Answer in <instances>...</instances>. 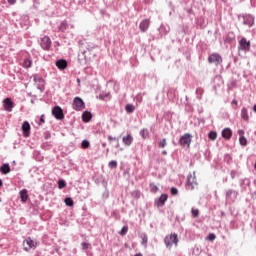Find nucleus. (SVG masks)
Instances as JSON below:
<instances>
[{"label":"nucleus","mask_w":256,"mask_h":256,"mask_svg":"<svg viewBox=\"0 0 256 256\" xmlns=\"http://www.w3.org/2000/svg\"><path fill=\"white\" fill-rule=\"evenodd\" d=\"M197 93H203V89L197 88V89H196V94H197Z\"/></svg>","instance_id":"6e6d98bb"},{"label":"nucleus","mask_w":256,"mask_h":256,"mask_svg":"<svg viewBox=\"0 0 256 256\" xmlns=\"http://www.w3.org/2000/svg\"><path fill=\"white\" fill-rule=\"evenodd\" d=\"M127 231H129V226H123L119 234L121 237H125V235H127Z\"/></svg>","instance_id":"c9c22d12"},{"label":"nucleus","mask_w":256,"mask_h":256,"mask_svg":"<svg viewBox=\"0 0 256 256\" xmlns=\"http://www.w3.org/2000/svg\"><path fill=\"white\" fill-rule=\"evenodd\" d=\"M22 67H24V69H31V67H33V60L31 58H25Z\"/></svg>","instance_id":"393cba45"},{"label":"nucleus","mask_w":256,"mask_h":256,"mask_svg":"<svg viewBox=\"0 0 256 256\" xmlns=\"http://www.w3.org/2000/svg\"><path fill=\"white\" fill-rule=\"evenodd\" d=\"M240 187H241L242 191H247V187H251V180L249 178L241 179Z\"/></svg>","instance_id":"a211bd4d"},{"label":"nucleus","mask_w":256,"mask_h":256,"mask_svg":"<svg viewBox=\"0 0 256 256\" xmlns=\"http://www.w3.org/2000/svg\"><path fill=\"white\" fill-rule=\"evenodd\" d=\"M238 49L240 51H249V49H251V42L247 41V38H241L239 41Z\"/></svg>","instance_id":"9b49d317"},{"label":"nucleus","mask_w":256,"mask_h":256,"mask_svg":"<svg viewBox=\"0 0 256 256\" xmlns=\"http://www.w3.org/2000/svg\"><path fill=\"white\" fill-rule=\"evenodd\" d=\"M158 34L156 36V39H163V37H165V35H167L169 33V31H171V27H169V25H161L158 29Z\"/></svg>","instance_id":"6e6552de"},{"label":"nucleus","mask_w":256,"mask_h":256,"mask_svg":"<svg viewBox=\"0 0 256 256\" xmlns=\"http://www.w3.org/2000/svg\"><path fill=\"white\" fill-rule=\"evenodd\" d=\"M65 187H67V182L63 179L58 180V189H65Z\"/></svg>","instance_id":"72a5a7b5"},{"label":"nucleus","mask_w":256,"mask_h":256,"mask_svg":"<svg viewBox=\"0 0 256 256\" xmlns=\"http://www.w3.org/2000/svg\"><path fill=\"white\" fill-rule=\"evenodd\" d=\"M33 81L34 83H40V84L45 83V79H43V77H41V75L39 74H36L33 76Z\"/></svg>","instance_id":"c85d7f7f"},{"label":"nucleus","mask_w":256,"mask_h":256,"mask_svg":"<svg viewBox=\"0 0 256 256\" xmlns=\"http://www.w3.org/2000/svg\"><path fill=\"white\" fill-rule=\"evenodd\" d=\"M22 133L24 137H29L31 135V124H29V121L23 122Z\"/></svg>","instance_id":"ddd939ff"},{"label":"nucleus","mask_w":256,"mask_h":256,"mask_svg":"<svg viewBox=\"0 0 256 256\" xmlns=\"http://www.w3.org/2000/svg\"><path fill=\"white\" fill-rule=\"evenodd\" d=\"M43 124H45V115H44V114H42V115L40 116V119H39V122H38V125H39V126H41V125H43Z\"/></svg>","instance_id":"c03bdc74"},{"label":"nucleus","mask_w":256,"mask_h":256,"mask_svg":"<svg viewBox=\"0 0 256 256\" xmlns=\"http://www.w3.org/2000/svg\"><path fill=\"white\" fill-rule=\"evenodd\" d=\"M150 187H151V191H153V193H156V191L159 190V188L157 187V185L150 184Z\"/></svg>","instance_id":"de8ad7c7"},{"label":"nucleus","mask_w":256,"mask_h":256,"mask_svg":"<svg viewBox=\"0 0 256 256\" xmlns=\"http://www.w3.org/2000/svg\"><path fill=\"white\" fill-rule=\"evenodd\" d=\"M208 239H209V241H215V239H216L215 234H209Z\"/></svg>","instance_id":"3c124183"},{"label":"nucleus","mask_w":256,"mask_h":256,"mask_svg":"<svg viewBox=\"0 0 256 256\" xmlns=\"http://www.w3.org/2000/svg\"><path fill=\"white\" fill-rule=\"evenodd\" d=\"M192 137L190 133L182 135L178 141L180 147H191Z\"/></svg>","instance_id":"20e7f679"},{"label":"nucleus","mask_w":256,"mask_h":256,"mask_svg":"<svg viewBox=\"0 0 256 256\" xmlns=\"http://www.w3.org/2000/svg\"><path fill=\"white\" fill-rule=\"evenodd\" d=\"M232 103H234L235 105H237V100H233Z\"/></svg>","instance_id":"69168bd1"},{"label":"nucleus","mask_w":256,"mask_h":256,"mask_svg":"<svg viewBox=\"0 0 256 256\" xmlns=\"http://www.w3.org/2000/svg\"><path fill=\"white\" fill-rule=\"evenodd\" d=\"M239 143L242 145V147H246L247 145V138L245 136H240Z\"/></svg>","instance_id":"e433bc0d"},{"label":"nucleus","mask_w":256,"mask_h":256,"mask_svg":"<svg viewBox=\"0 0 256 256\" xmlns=\"http://www.w3.org/2000/svg\"><path fill=\"white\" fill-rule=\"evenodd\" d=\"M109 169H117V161L112 160L108 163Z\"/></svg>","instance_id":"ea45409f"},{"label":"nucleus","mask_w":256,"mask_h":256,"mask_svg":"<svg viewBox=\"0 0 256 256\" xmlns=\"http://www.w3.org/2000/svg\"><path fill=\"white\" fill-rule=\"evenodd\" d=\"M230 176H231V179H235V177L237 176V172L235 170H232L230 172Z\"/></svg>","instance_id":"8fccbe9b"},{"label":"nucleus","mask_w":256,"mask_h":256,"mask_svg":"<svg viewBox=\"0 0 256 256\" xmlns=\"http://www.w3.org/2000/svg\"><path fill=\"white\" fill-rule=\"evenodd\" d=\"M55 65L60 71H65V69H67L68 62L65 59H59L55 62Z\"/></svg>","instance_id":"2eb2a0df"},{"label":"nucleus","mask_w":256,"mask_h":256,"mask_svg":"<svg viewBox=\"0 0 256 256\" xmlns=\"http://www.w3.org/2000/svg\"><path fill=\"white\" fill-rule=\"evenodd\" d=\"M223 183H227V178H224V179H223Z\"/></svg>","instance_id":"338daca9"},{"label":"nucleus","mask_w":256,"mask_h":256,"mask_svg":"<svg viewBox=\"0 0 256 256\" xmlns=\"http://www.w3.org/2000/svg\"><path fill=\"white\" fill-rule=\"evenodd\" d=\"M125 111L128 115H131V113H135V106L133 104H127L125 106Z\"/></svg>","instance_id":"cd10ccee"},{"label":"nucleus","mask_w":256,"mask_h":256,"mask_svg":"<svg viewBox=\"0 0 256 256\" xmlns=\"http://www.w3.org/2000/svg\"><path fill=\"white\" fill-rule=\"evenodd\" d=\"M239 197V191L233 189L225 190V199L228 203H235Z\"/></svg>","instance_id":"f03ea898"},{"label":"nucleus","mask_w":256,"mask_h":256,"mask_svg":"<svg viewBox=\"0 0 256 256\" xmlns=\"http://www.w3.org/2000/svg\"><path fill=\"white\" fill-rule=\"evenodd\" d=\"M72 107L75 111H83V109H85V102L81 97L77 96L73 100Z\"/></svg>","instance_id":"423d86ee"},{"label":"nucleus","mask_w":256,"mask_h":256,"mask_svg":"<svg viewBox=\"0 0 256 256\" xmlns=\"http://www.w3.org/2000/svg\"><path fill=\"white\" fill-rule=\"evenodd\" d=\"M164 245H165L166 249H169V251H171V249H173V245L175 247H178L179 235H177V233H172L170 235L165 236Z\"/></svg>","instance_id":"f257e3e1"},{"label":"nucleus","mask_w":256,"mask_h":256,"mask_svg":"<svg viewBox=\"0 0 256 256\" xmlns=\"http://www.w3.org/2000/svg\"><path fill=\"white\" fill-rule=\"evenodd\" d=\"M244 25H248V27H253L255 23V18L251 14H247L243 17Z\"/></svg>","instance_id":"4468645a"},{"label":"nucleus","mask_w":256,"mask_h":256,"mask_svg":"<svg viewBox=\"0 0 256 256\" xmlns=\"http://www.w3.org/2000/svg\"><path fill=\"white\" fill-rule=\"evenodd\" d=\"M241 119L242 121H249V110L245 107H243L241 109V113H240Z\"/></svg>","instance_id":"b1692460"},{"label":"nucleus","mask_w":256,"mask_h":256,"mask_svg":"<svg viewBox=\"0 0 256 256\" xmlns=\"http://www.w3.org/2000/svg\"><path fill=\"white\" fill-rule=\"evenodd\" d=\"M34 3H36V5H39V0H34Z\"/></svg>","instance_id":"e2e57ef3"},{"label":"nucleus","mask_w":256,"mask_h":256,"mask_svg":"<svg viewBox=\"0 0 256 256\" xmlns=\"http://www.w3.org/2000/svg\"><path fill=\"white\" fill-rule=\"evenodd\" d=\"M253 111L256 113V104L253 106Z\"/></svg>","instance_id":"052dcab7"},{"label":"nucleus","mask_w":256,"mask_h":256,"mask_svg":"<svg viewBox=\"0 0 256 256\" xmlns=\"http://www.w3.org/2000/svg\"><path fill=\"white\" fill-rule=\"evenodd\" d=\"M222 137L223 139H226V141H229V139L233 137V130H231V128H224L222 130Z\"/></svg>","instance_id":"f3484780"},{"label":"nucleus","mask_w":256,"mask_h":256,"mask_svg":"<svg viewBox=\"0 0 256 256\" xmlns=\"http://www.w3.org/2000/svg\"><path fill=\"white\" fill-rule=\"evenodd\" d=\"M131 196L134 198V199H139V197H141V191L139 190H134L131 192Z\"/></svg>","instance_id":"f704fd0d"},{"label":"nucleus","mask_w":256,"mask_h":256,"mask_svg":"<svg viewBox=\"0 0 256 256\" xmlns=\"http://www.w3.org/2000/svg\"><path fill=\"white\" fill-rule=\"evenodd\" d=\"M134 256H143V254H141V253H138V254H136V255H134Z\"/></svg>","instance_id":"0e129e2a"},{"label":"nucleus","mask_w":256,"mask_h":256,"mask_svg":"<svg viewBox=\"0 0 256 256\" xmlns=\"http://www.w3.org/2000/svg\"><path fill=\"white\" fill-rule=\"evenodd\" d=\"M68 27H69V24L67 23V20H64V21H62V22L60 23L58 29H59V31H61L62 33H65V31H67Z\"/></svg>","instance_id":"a878e982"},{"label":"nucleus","mask_w":256,"mask_h":256,"mask_svg":"<svg viewBox=\"0 0 256 256\" xmlns=\"http://www.w3.org/2000/svg\"><path fill=\"white\" fill-rule=\"evenodd\" d=\"M108 141H117V137L108 136Z\"/></svg>","instance_id":"603ef678"},{"label":"nucleus","mask_w":256,"mask_h":256,"mask_svg":"<svg viewBox=\"0 0 256 256\" xmlns=\"http://www.w3.org/2000/svg\"><path fill=\"white\" fill-rule=\"evenodd\" d=\"M171 195H179V190L176 187L170 189Z\"/></svg>","instance_id":"37998d69"},{"label":"nucleus","mask_w":256,"mask_h":256,"mask_svg":"<svg viewBox=\"0 0 256 256\" xmlns=\"http://www.w3.org/2000/svg\"><path fill=\"white\" fill-rule=\"evenodd\" d=\"M238 135H240V137H243V135H245V131H243V130H238Z\"/></svg>","instance_id":"5fc2aeb1"},{"label":"nucleus","mask_w":256,"mask_h":256,"mask_svg":"<svg viewBox=\"0 0 256 256\" xmlns=\"http://www.w3.org/2000/svg\"><path fill=\"white\" fill-rule=\"evenodd\" d=\"M89 147H91V142H89V140L85 139L81 142L82 149H89Z\"/></svg>","instance_id":"2f4dec72"},{"label":"nucleus","mask_w":256,"mask_h":256,"mask_svg":"<svg viewBox=\"0 0 256 256\" xmlns=\"http://www.w3.org/2000/svg\"><path fill=\"white\" fill-rule=\"evenodd\" d=\"M91 119H93V114H91L90 111H84L82 113V121L83 123H89V121H91Z\"/></svg>","instance_id":"412c9836"},{"label":"nucleus","mask_w":256,"mask_h":256,"mask_svg":"<svg viewBox=\"0 0 256 256\" xmlns=\"http://www.w3.org/2000/svg\"><path fill=\"white\" fill-rule=\"evenodd\" d=\"M0 173H2V175H9V173H11V166L9 163H5L0 166Z\"/></svg>","instance_id":"4be33fe9"},{"label":"nucleus","mask_w":256,"mask_h":256,"mask_svg":"<svg viewBox=\"0 0 256 256\" xmlns=\"http://www.w3.org/2000/svg\"><path fill=\"white\" fill-rule=\"evenodd\" d=\"M24 245V251H31V249H37V244L31 237H28L23 242Z\"/></svg>","instance_id":"9d476101"},{"label":"nucleus","mask_w":256,"mask_h":256,"mask_svg":"<svg viewBox=\"0 0 256 256\" xmlns=\"http://www.w3.org/2000/svg\"><path fill=\"white\" fill-rule=\"evenodd\" d=\"M0 187H3V180L0 179Z\"/></svg>","instance_id":"680f3d73"},{"label":"nucleus","mask_w":256,"mask_h":256,"mask_svg":"<svg viewBox=\"0 0 256 256\" xmlns=\"http://www.w3.org/2000/svg\"><path fill=\"white\" fill-rule=\"evenodd\" d=\"M81 247H82L83 251H86V249H89V247H91V245L87 242H82Z\"/></svg>","instance_id":"79ce46f5"},{"label":"nucleus","mask_w":256,"mask_h":256,"mask_svg":"<svg viewBox=\"0 0 256 256\" xmlns=\"http://www.w3.org/2000/svg\"><path fill=\"white\" fill-rule=\"evenodd\" d=\"M235 41V34L228 33L224 38V43H233Z\"/></svg>","instance_id":"bb28decb"},{"label":"nucleus","mask_w":256,"mask_h":256,"mask_svg":"<svg viewBox=\"0 0 256 256\" xmlns=\"http://www.w3.org/2000/svg\"><path fill=\"white\" fill-rule=\"evenodd\" d=\"M77 83H78V85H80L81 84V79H79V78H77Z\"/></svg>","instance_id":"bf43d9fd"},{"label":"nucleus","mask_w":256,"mask_h":256,"mask_svg":"<svg viewBox=\"0 0 256 256\" xmlns=\"http://www.w3.org/2000/svg\"><path fill=\"white\" fill-rule=\"evenodd\" d=\"M208 138H209L211 141H215V139H217V132H215V131L209 132Z\"/></svg>","instance_id":"4c0bfd02"},{"label":"nucleus","mask_w":256,"mask_h":256,"mask_svg":"<svg viewBox=\"0 0 256 256\" xmlns=\"http://www.w3.org/2000/svg\"><path fill=\"white\" fill-rule=\"evenodd\" d=\"M143 241H144L145 243H147V238H143Z\"/></svg>","instance_id":"774afa93"},{"label":"nucleus","mask_w":256,"mask_h":256,"mask_svg":"<svg viewBox=\"0 0 256 256\" xmlns=\"http://www.w3.org/2000/svg\"><path fill=\"white\" fill-rule=\"evenodd\" d=\"M9 5H15L17 3V0H7Z\"/></svg>","instance_id":"864d4df0"},{"label":"nucleus","mask_w":256,"mask_h":256,"mask_svg":"<svg viewBox=\"0 0 256 256\" xmlns=\"http://www.w3.org/2000/svg\"><path fill=\"white\" fill-rule=\"evenodd\" d=\"M150 23H151V21L149 19L142 20L139 25L140 31H142V33H145V31H147V29H149Z\"/></svg>","instance_id":"dca6fc26"},{"label":"nucleus","mask_w":256,"mask_h":256,"mask_svg":"<svg viewBox=\"0 0 256 256\" xmlns=\"http://www.w3.org/2000/svg\"><path fill=\"white\" fill-rule=\"evenodd\" d=\"M191 213H192V217H194L195 219L199 217V209L192 208Z\"/></svg>","instance_id":"a19ab883"},{"label":"nucleus","mask_w":256,"mask_h":256,"mask_svg":"<svg viewBox=\"0 0 256 256\" xmlns=\"http://www.w3.org/2000/svg\"><path fill=\"white\" fill-rule=\"evenodd\" d=\"M51 38L49 36H43L40 40V47L43 51H49L51 49Z\"/></svg>","instance_id":"0eeeda50"},{"label":"nucleus","mask_w":256,"mask_h":256,"mask_svg":"<svg viewBox=\"0 0 256 256\" xmlns=\"http://www.w3.org/2000/svg\"><path fill=\"white\" fill-rule=\"evenodd\" d=\"M162 155H167V150H163Z\"/></svg>","instance_id":"13d9d810"},{"label":"nucleus","mask_w":256,"mask_h":256,"mask_svg":"<svg viewBox=\"0 0 256 256\" xmlns=\"http://www.w3.org/2000/svg\"><path fill=\"white\" fill-rule=\"evenodd\" d=\"M64 203L67 207H73V205H75V203L73 202V198L71 197H66L64 199Z\"/></svg>","instance_id":"c756f323"},{"label":"nucleus","mask_w":256,"mask_h":256,"mask_svg":"<svg viewBox=\"0 0 256 256\" xmlns=\"http://www.w3.org/2000/svg\"><path fill=\"white\" fill-rule=\"evenodd\" d=\"M102 199H104V200L109 199V192L107 190L105 192H103Z\"/></svg>","instance_id":"09e8293b"},{"label":"nucleus","mask_w":256,"mask_h":256,"mask_svg":"<svg viewBox=\"0 0 256 256\" xmlns=\"http://www.w3.org/2000/svg\"><path fill=\"white\" fill-rule=\"evenodd\" d=\"M195 187H197V178L190 174L187 177L186 189L193 191Z\"/></svg>","instance_id":"1a4fd4ad"},{"label":"nucleus","mask_w":256,"mask_h":256,"mask_svg":"<svg viewBox=\"0 0 256 256\" xmlns=\"http://www.w3.org/2000/svg\"><path fill=\"white\" fill-rule=\"evenodd\" d=\"M159 149H165L167 147V139L163 138L161 141L158 142Z\"/></svg>","instance_id":"473e14b6"},{"label":"nucleus","mask_w":256,"mask_h":256,"mask_svg":"<svg viewBox=\"0 0 256 256\" xmlns=\"http://www.w3.org/2000/svg\"><path fill=\"white\" fill-rule=\"evenodd\" d=\"M51 147V142H44L41 144V148L44 149V151H47Z\"/></svg>","instance_id":"58836bf2"},{"label":"nucleus","mask_w":256,"mask_h":256,"mask_svg":"<svg viewBox=\"0 0 256 256\" xmlns=\"http://www.w3.org/2000/svg\"><path fill=\"white\" fill-rule=\"evenodd\" d=\"M3 107L8 113H11V111H13V107H15V104L11 98H6L3 100Z\"/></svg>","instance_id":"f8f14e48"},{"label":"nucleus","mask_w":256,"mask_h":256,"mask_svg":"<svg viewBox=\"0 0 256 256\" xmlns=\"http://www.w3.org/2000/svg\"><path fill=\"white\" fill-rule=\"evenodd\" d=\"M52 115L55 117V119H57V121H63L65 119L63 108H61L59 105H56L52 108Z\"/></svg>","instance_id":"39448f33"},{"label":"nucleus","mask_w":256,"mask_h":256,"mask_svg":"<svg viewBox=\"0 0 256 256\" xmlns=\"http://www.w3.org/2000/svg\"><path fill=\"white\" fill-rule=\"evenodd\" d=\"M44 139H51V132H49V131H45L44 132Z\"/></svg>","instance_id":"a18cd8bd"},{"label":"nucleus","mask_w":256,"mask_h":256,"mask_svg":"<svg viewBox=\"0 0 256 256\" xmlns=\"http://www.w3.org/2000/svg\"><path fill=\"white\" fill-rule=\"evenodd\" d=\"M140 136L142 139H147L149 137V130L147 128L140 130Z\"/></svg>","instance_id":"7c9ffc66"},{"label":"nucleus","mask_w":256,"mask_h":256,"mask_svg":"<svg viewBox=\"0 0 256 256\" xmlns=\"http://www.w3.org/2000/svg\"><path fill=\"white\" fill-rule=\"evenodd\" d=\"M208 63L211 65H215L216 67H219L221 63H223V57L220 56L219 53L214 52L208 56Z\"/></svg>","instance_id":"7ed1b4c3"},{"label":"nucleus","mask_w":256,"mask_h":256,"mask_svg":"<svg viewBox=\"0 0 256 256\" xmlns=\"http://www.w3.org/2000/svg\"><path fill=\"white\" fill-rule=\"evenodd\" d=\"M167 199H169V196L167 194H162L159 198L157 203L158 207H163V205H165V202L167 201Z\"/></svg>","instance_id":"5701e85b"},{"label":"nucleus","mask_w":256,"mask_h":256,"mask_svg":"<svg viewBox=\"0 0 256 256\" xmlns=\"http://www.w3.org/2000/svg\"><path fill=\"white\" fill-rule=\"evenodd\" d=\"M37 89H39V91H41V93H43V91H45L43 88H41V86H37Z\"/></svg>","instance_id":"4d7b16f0"},{"label":"nucleus","mask_w":256,"mask_h":256,"mask_svg":"<svg viewBox=\"0 0 256 256\" xmlns=\"http://www.w3.org/2000/svg\"><path fill=\"white\" fill-rule=\"evenodd\" d=\"M193 253H194V255H199V253H201V249H199V247L195 246L193 249Z\"/></svg>","instance_id":"49530a36"},{"label":"nucleus","mask_w":256,"mask_h":256,"mask_svg":"<svg viewBox=\"0 0 256 256\" xmlns=\"http://www.w3.org/2000/svg\"><path fill=\"white\" fill-rule=\"evenodd\" d=\"M122 143H124L126 147H131V145H133V136L131 134H127L122 138Z\"/></svg>","instance_id":"aec40b11"},{"label":"nucleus","mask_w":256,"mask_h":256,"mask_svg":"<svg viewBox=\"0 0 256 256\" xmlns=\"http://www.w3.org/2000/svg\"><path fill=\"white\" fill-rule=\"evenodd\" d=\"M19 195L21 203H27V200L29 199V192L27 191V189H22L19 192Z\"/></svg>","instance_id":"6ab92c4d"}]
</instances>
